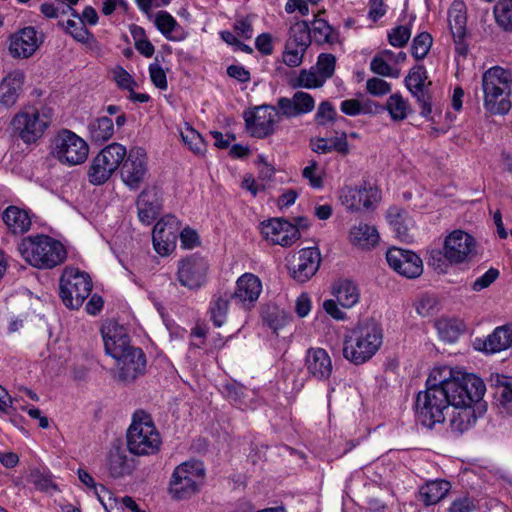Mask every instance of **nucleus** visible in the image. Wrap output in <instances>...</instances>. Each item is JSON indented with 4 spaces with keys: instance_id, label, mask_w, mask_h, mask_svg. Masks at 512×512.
Segmentation results:
<instances>
[{
    "instance_id": "obj_46",
    "label": "nucleus",
    "mask_w": 512,
    "mask_h": 512,
    "mask_svg": "<svg viewBox=\"0 0 512 512\" xmlns=\"http://www.w3.org/2000/svg\"><path fill=\"white\" fill-rule=\"evenodd\" d=\"M323 78L313 68L300 70L297 77L292 79L291 86L293 88L301 87L306 89H314L322 87L324 84Z\"/></svg>"
},
{
    "instance_id": "obj_32",
    "label": "nucleus",
    "mask_w": 512,
    "mask_h": 512,
    "mask_svg": "<svg viewBox=\"0 0 512 512\" xmlns=\"http://www.w3.org/2000/svg\"><path fill=\"white\" fill-rule=\"evenodd\" d=\"M348 239L353 246L369 250L378 244L379 234L375 227L359 223L351 227Z\"/></svg>"
},
{
    "instance_id": "obj_36",
    "label": "nucleus",
    "mask_w": 512,
    "mask_h": 512,
    "mask_svg": "<svg viewBox=\"0 0 512 512\" xmlns=\"http://www.w3.org/2000/svg\"><path fill=\"white\" fill-rule=\"evenodd\" d=\"M382 109L386 110L390 116V119L394 123H399L408 118L412 113V108L407 99H405L400 93L391 94Z\"/></svg>"
},
{
    "instance_id": "obj_55",
    "label": "nucleus",
    "mask_w": 512,
    "mask_h": 512,
    "mask_svg": "<svg viewBox=\"0 0 512 512\" xmlns=\"http://www.w3.org/2000/svg\"><path fill=\"white\" fill-rule=\"evenodd\" d=\"M113 80L121 89H126L129 92L134 90L137 85L133 77L122 67L116 66L111 70Z\"/></svg>"
},
{
    "instance_id": "obj_39",
    "label": "nucleus",
    "mask_w": 512,
    "mask_h": 512,
    "mask_svg": "<svg viewBox=\"0 0 512 512\" xmlns=\"http://www.w3.org/2000/svg\"><path fill=\"white\" fill-rule=\"evenodd\" d=\"M88 132L92 142L102 143L114 135V124L111 118L100 116L88 124Z\"/></svg>"
},
{
    "instance_id": "obj_47",
    "label": "nucleus",
    "mask_w": 512,
    "mask_h": 512,
    "mask_svg": "<svg viewBox=\"0 0 512 512\" xmlns=\"http://www.w3.org/2000/svg\"><path fill=\"white\" fill-rule=\"evenodd\" d=\"M311 43L310 28L306 22L296 23L291 27L286 44L307 49Z\"/></svg>"
},
{
    "instance_id": "obj_5",
    "label": "nucleus",
    "mask_w": 512,
    "mask_h": 512,
    "mask_svg": "<svg viewBox=\"0 0 512 512\" xmlns=\"http://www.w3.org/2000/svg\"><path fill=\"white\" fill-rule=\"evenodd\" d=\"M161 437L151 416L144 411L133 415L127 430V447L130 453L138 456L152 455L159 451Z\"/></svg>"
},
{
    "instance_id": "obj_34",
    "label": "nucleus",
    "mask_w": 512,
    "mask_h": 512,
    "mask_svg": "<svg viewBox=\"0 0 512 512\" xmlns=\"http://www.w3.org/2000/svg\"><path fill=\"white\" fill-rule=\"evenodd\" d=\"M332 294L337 302L346 309L354 307L360 299L358 286L349 279H341L333 284Z\"/></svg>"
},
{
    "instance_id": "obj_57",
    "label": "nucleus",
    "mask_w": 512,
    "mask_h": 512,
    "mask_svg": "<svg viewBox=\"0 0 512 512\" xmlns=\"http://www.w3.org/2000/svg\"><path fill=\"white\" fill-rule=\"evenodd\" d=\"M337 113L332 104L328 101L320 103L317 112L315 114V121L319 125H326L329 122L335 120Z\"/></svg>"
},
{
    "instance_id": "obj_28",
    "label": "nucleus",
    "mask_w": 512,
    "mask_h": 512,
    "mask_svg": "<svg viewBox=\"0 0 512 512\" xmlns=\"http://www.w3.org/2000/svg\"><path fill=\"white\" fill-rule=\"evenodd\" d=\"M24 73L20 70L10 72L0 83V104L13 106L22 91L24 84Z\"/></svg>"
},
{
    "instance_id": "obj_42",
    "label": "nucleus",
    "mask_w": 512,
    "mask_h": 512,
    "mask_svg": "<svg viewBox=\"0 0 512 512\" xmlns=\"http://www.w3.org/2000/svg\"><path fill=\"white\" fill-rule=\"evenodd\" d=\"M435 327L440 338L448 343L455 342L464 330V324L461 320L451 318L437 320Z\"/></svg>"
},
{
    "instance_id": "obj_24",
    "label": "nucleus",
    "mask_w": 512,
    "mask_h": 512,
    "mask_svg": "<svg viewBox=\"0 0 512 512\" xmlns=\"http://www.w3.org/2000/svg\"><path fill=\"white\" fill-rule=\"evenodd\" d=\"M162 207L161 193L156 187L145 188L137 200L139 220L150 225L159 214Z\"/></svg>"
},
{
    "instance_id": "obj_4",
    "label": "nucleus",
    "mask_w": 512,
    "mask_h": 512,
    "mask_svg": "<svg viewBox=\"0 0 512 512\" xmlns=\"http://www.w3.org/2000/svg\"><path fill=\"white\" fill-rule=\"evenodd\" d=\"M17 249L28 264L38 269H52L67 257L64 245L44 234L23 238Z\"/></svg>"
},
{
    "instance_id": "obj_9",
    "label": "nucleus",
    "mask_w": 512,
    "mask_h": 512,
    "mask_svg": "<svg viewBox=\"0 0 512 512\" xmlns=\"http://www.w3.org/2000/svg\"><path fill=\"white\" fill-rule=\"evenodd\" d=\"M92 291L90 276L74 267L64 269L60 278V296L64 305L78 309Z\"/></svg>"
},
{
    "instance_id": "obj_40",
    "label": "nucleus",
    "mask_w": 512,
    "mask_h": 512,
    "mask_svg": "<svg viewBox=\"0 0 512 512\" xmlns=\"http://www.w3.org/2000/svg\"><path fill=\"white\" fill-rule=\"evenodd\" d=\"M230 305H234L230 293L214 295L209 310L210 318L216 327H221L226 322Z\"/></svg>"
},
{
    "instance_id": "obj_6",
    "label": "nucleus",
    "mask_w": 512,
    "mask_h": 512,
    "mask_svg": "<svg viewBox=\"0 0 512 512\" xmlns=\"http://www.w3.org/2000/svg\"><path fill=\"white\" fill-rule=\"evenodd\" d=\"M50 154L61 164L72 167L86 161L89 146L82 137L73 131L62 129L52 140Z\"/></svg>"
},
{
    "instance_id": "obj_29",
    "label": "nucleus",
    "mask_w": 512,
    "mask_h": 512,
    "mask_svg": "<svg viewBox=\"0 0 512 512\" xmlns=\"http://www.w3.org/2000/svg\"><path fill=\"white\" fill-rule=\"evenodd\" d=\"M109 475L120 479L129 476L135 469V461L125 450L115 448L110 450L107 460Z\"/></svg>"
},
{
    "instance_id": "obj_33",
    "label": "nucleus",
    "mask_w": 512,
    "mask_h": 512,
    "mask_svg": "<svg viewBox=\"0 0 512 512\" xmlns=\"http://www.w3.org/2000/svg\"><path fill=\"white\" fill-rule=\"evenodd\" d=\"M2 218L7 229L15 235L26 233L32 224L29 213L17 206H8Z\"/></svg>"
},
{
    "instance_id": "obj_15",
    "label": "nucleus",
    "mask_w": 512,
    "mask_h": 512,
    "mask_svg": "<svg viewBox=\"0 0 512 512\" xmlns=\"http://www.w3.org/2000/svg\"><path fill=\"white\" fill-rule=\"evenodd\" d=\"M386 260L395 272L406 278L414 279L423 273L422 260L413 251L393 247L387 251Z\"/></svg>"
},
{
    "instance_id": "obj_56",
    "label": "nucleus",
    "mask_w": 512,
    "mask_h": 512,
    "mask_svg": "<svg viewBox=\"0 0 512 512\" xmlns=\"http://www.w3.org/2000/svg\"><path fill=\"white\" fill-rule=\"evenodd\" d=\"M307 49L286 44L283 53V62L289 67H298L303 62V57Z\"/></svg>"
},
{
    "instance_id": "obj_62",
    "label": "nucleus",
    "mask_w": 512,
    "mask_h": 512,
    "mask_svg": "<svg viewBox=\"0 0 512 512\" xmlns=\"http://www.w3.org/2000/svg\"><path fill=\"white\" fill-rule=\"evenodd\" d=\"M29 482L41 491H49L56 488L49 476L42 474L39 470H32L30 472Z\"/></svg>"
},
{
    "instance_id": "obj_18",
    "label": "nucleus",
    "mask_w": 512,
    "mask_h": 512,
    "mask_svg": "<svg viewBox=\"0 0 512 512\" xmlns=\"http://www.w3.org/2000/svg\"><path fill=\"white\" fill-rule=\"evenodd\" d=\"M207 261L199 256H191L179 262L177 277L180 284L189 289L201 287L206 280Z\"/></svg>"
},
{
    "instance_id": "obj_21",
    "label": "nucleus",
    "mask_w": 512,
    "mask_h": 512,
    "mask_svg": "<svg viewBox=\"0 0 512 512\" xmlns=\"http://www.w3.org/2000/svg\"><path fill=\"white\" fill-rule=\"evenodd\" d=\"M119 379L131 382L144 372L146 360L141 349L133 347L115 358Z\"/></svg>"
},
{
    "instance_id": "obj_25",
    "label": "nucleus",
    "mask_w": 512,
    "mask_h": 512,
    "mask_svg": "<svg viewBox=\"0 0 512 512\" xmlns=\"http://www.w3.org/2000/svg\"><path fill=\"white\" fill-rule=\"evenodd\" d=\"M277 106L284 117L292 118L313 111L315 108V100L309 93L298 91L294 93L291 98H279Z\"/></svg>"
},
{
    "instance_id": "obj_61",
    "label": "nucleus",
    "mask_w": 512,
    "mask_h": 512,
    "mask_svg": "<svg viewBox=\"0 0 512 512\" xmlns=\"http://www.w3.org/2000/svg\"><path fill=\"white\" fill-rule=\"evenodd\" d=\"M366 89L374 96H383L391 91V85L381 78L373 77L367 80Z\"/></svg>"
},
{
    "instance_id": "obj_3",
    "label": "nucleus",
    "mask_w": 512,
    "mask_h": 512,
    "mask_svg": "<svg viewBox=\"0 0 512 512\" xmlns=\"http://www.w3.org/2000/svg\"><path fill=\"white\" fill-rule=\"evenodd\" d=\"M382 329L374 320L360 322L344 337L343 356L355 365L370 360L382 344Z\"/></svg>"
},
{
    "instance_id": "obj_22",
    "label": "nucleus",
    "mask_w": 512,
    "mask_h": 512,
    "mask_svg": "<svg viewBox=\"0 0 512 512\" xmlns=\"http://www.w3.org/2000/svg\"><path fill=\"white\" fill-rule=\"evenodd\" d=\"M102 337L106 353L114 359L133 348L126 329L116 322L109 321L103 325Z\"/></svg>"
},
{
    "instance_id": "obj_37",
    "label": "nucleus",
    "mask_w": 512,
    "mask_h": 512,
    "mask_svg": "<svg viewBox=\"0 0 512 512\" xmlns=\"http://www.w3.org/2000/svg\"><path fill=\"white\" fill-rule=\"evenodd\" d=\"M495 386L500 413L512 416V377L497 375Z\"/></svg>"
},
{
    "instance_id": "obj_50",
    "label": "nucleus",
    "mask_w": 512,
    "mask_h": 512,
    "mask_svg": "<svg viewBox=\"0 0 512 512\" xmlns=\"http://www.w3.org/2000/svg\"><path fill=\"white\" fill-rule=\"evenodd\" d=\"M155 24L158 30L169 40H176L171 34L177 28L178 23L167 11H160L156 14Z\"/></svg>"
},
{
    "instance_id": "obj_54",
    "label": "nucleus",
    "mask_w": 512,
    "mask_h": 512,
    "mask_svg": "<svg viewBox=\"0 0 512 512\" xmlns=\"http://www.w3.org/2000/svg\"><path fill=\"white\" fill-rule=\"evenodd\" d=\"M302 176L308 180L311 187L319 189L323 186L322 170L316 161H311L302 171Z\"/></svg>"
},
{
    "instance_id": "obj_27",
    "label": "nucleus",
    "mask_w": 512,
    "mask_h": 512,
    "mask_svg": "<svg viewBox=\"0 0 512 512\" xmlns=\"http://www.w3.org/2000/svg\"><path fill=\"white\" fill-rule=\"evenodd\" d=\"M448 22L453 35L456 52L462 56L467 54V45L464 43L466 36V12L462 4H454L448 12Z\"/></svg>"
},
{
    "instance_id": "obj_14",
    "label": "nucleus",
    "mask_w": 512,
    "mask_h": 512,
    "mask_svg": "<svg viewBox=\"0 0 512 512\" xmlns=\"http://www.w3.org/2000/svg\"><path fill=\"white\" fill-rule=\"evenodd\" d=\"M261 234L272 245L291 246L300 238L299 229L282 218H273L261 223Z\"/></svg>"
},
{
    "instance_id": "obj_35",
    "label": "nucleus",
    "mask_w": 512,
    "mask_h": 512,
    "mask_svg": "<svg viewBox=\"0 0 512 512\" xmlns=\"http://www.w3.org/2000/svg\"><path fill=\"white\" fill-rule=\"evenodd\" d=\"M451 489L450 482L436 479L426 482L419 490V500L426 506L434 505L444 499Z\"/></svg>"
},
{
    "instance_id": "obj_63",
    "label": "nucleus",
    "mask_w": 512,
    "mask_h": 512,
    "mask_svg": "<svg viewBox=\"0 0 512 512\" xmlns=\"http://www.w3.org/2000/svg\"><path fill=\"white\" fill-rule=\"evenodd\" d=\"M149 74H150L152 83L157 88H159L161 90L167 89L168 84H167L166 73L159 64H157V63L150 64Z\"/></svg>"
},
{
    "instance_id": "obj_43",
    "label": "nucleus",
    "mask_w": 512,
    "mask_h": 512,
    "mask_svg": "<svg viewBox=\"0 0 512 512\" xmlns=\"http://www.w3.org/2000/svg\"><path fill=\"white\" fill-rule=\"evenodd\" d=\"M310 36L319 44H334L338 41V32L324 19H315L310 28Z\"/></svg>"
},
{
    "instance_id": "obj_13",
    "label": "nucleus",
    "mask_w": 512,
    "mask_h": 512,
    "mask_svg": "<svg viewBox=\"0 0 512 512\" xmlns=\"http://www.w3.org/2000/svg\"><path fill=\"white\" fill-rule=\"evenodd\" d=\"M475 253L474 238L462 230H454L444 241L443 254L452 264L468 261Z\"/></svg>"
},
{
    "instance_id": "obj_23",
    "label": "nucleus",
    "mask_w": 512,
    "mask_h": 512,
    "mask_svg": "<svg viewBox=\"0 0 512 512\" xmlns=\"http://www.w3.org/2000/svg\"><path fill=\"white\" fill-rule=\"evenodd\" d=\"M380 199V191L372 185L349 188L342 196V202L347 209L359 211L369 209Z\"/></svg>"
},
{
    "instance_id": "obj_30",
    "label": "nucleus",
    "mask_w": 512,
    "mask_h": 512,
    "mask_svg": "<svg viewBox=\"0 0 512 512\" xmlns=\"http://www.w3.org/2000/svg\"><path fill=\"white\" fill-rule=\"evenodd\" d=\"M512 345V326L503 325L494 329L485 340L482 341L481 345H478V349L485 353L493 354L503 351Z\"/></svg>"
},
{
    "instance_id": "obj_44",
    "label": "nucleus",
    "mask_w": 512,
    "mask_h": 512,
    "mask_svg": "<svg viewBox=\"0 0 512 512\" xmlns=\"http://www.w3.org/2000/svg\"><path fill=\"white\" fill-rule=\"evenodd\" d=\"M495 21L504 31L512 32V0H499L494 5Z\"/></svg>"
},
{
    "instance_id": "obj_51",
    "label": "nucleus",
    "mask_w": 512,
    "mask_h": 512,
    "mask_svg": "<svg viewBox=\"0 0 512 512\" xmlns=\"http://www.w3.org/2000/svg\"><path fill=\"white\" fill-rule=\"evenodd\" d=\"M432 45V37L429 33L418 34L412 42L411 53L416 60L426 57Z\"/></svg>"
},
{
    "instance_id": "obj_60",
    "label": "nucleus",
    "mask_w": 512,
    "mask_h": 512,
    "mask_svg": "<svg viewBox=\"0 0 512 512\" xmlns=\"http://www.w3.org/2000/svg\"><path fill=\"white\" fill-rule=\"evenodd\" d=\"M417 102L420 105V114L422 117L426 118L428 121L436 122L435 116L436 112H434L433 104L431 96L426 92L420 95L415 96Z\"/></svg>"
},
{
    "instance_id": "obj_8",
    "label": "nucleus",
    "mask_w": 512,
    "mask_h": 512,
    "mask_svg": "<svg viewBox=\"0 0 512 512\" xmlns=\"http://www.w3.org/2000/svg\"><path fill=\"white\" fill-rule=\"evenodd\" d=\"M51 122L50 110L47 108L28 107L19 111L12 119L11 125L24 143H35L40 139Z\"/></svg>"
},
{
    "instance_id": "obj_45",
    "label": "nucleus",
    "mask_w": 512,
    "mask_h": 512,
    "mask_svg": "<svg viewBox=\"0 0 512 512\" xmlns=\"http://www.w3.org/2000/svg\"><path fill=\"white\" fill-rule=\"evenodd\" d=\"M182 141L188 148L195 154H203L206 149V144L199 132H197L191 125L185 123L180 130Z\"/></svg>"
},
{
    "instance_id": "obj_31",
    "label": "nucleus",
    "mask_w": 512,
    "mask_h": 512,
    "mask_svg": "<svg viewBox=\"0 0 512 512\" xmlns=\"http://www.w3.org/2000/svg\"><path fill=\"white\" fill-rule=\"evenodd\" d=\"M511 73L495 66L487 70L482 77L483 91L510 93Z\"/></svg>"
},
{
    "instance_id": "obj_17",
    "label": "nucleus",
    "mask_w": 512,
    "mask_h": 512,
    "mask_svg": "<svg viewBox=\"0 0 512 512\" xmlns=\"http://www.w3.org/2000/svg\"><path fill=\"white\" fill-rule=\"evenodd\" d=\"M180 224L173 215H166L154 226L152 239L156 252L162 256L168 255L175 247Z\"/></svg>"
},
{
    "instance_id": "obj_16",
    "label": "nucleus",
    "mask_w": 512,
    "mask_h": 512,
    "mask_svg": "<svg viewBox=\"0 0 512 512\" xmlns=\"http://www.w3.org/2000/svg\"><path fill=\"white\" fill-rule=\"evenodd\" d=\"M261 291L262 284L256 275L245 273L240 276L236 282L235 291L230 293L235 309L247 312L259 298Z\"/></svg>"
},
{
    "instance_id": "obj_20",
    "label": "nucleus",
    "mask_w": 512,
    "mask_h": 512,
    "mask_svg": "<svg viewBox=\"0 0 512 512\" xmlns=\"http://www.w3.org/2000/svg\"><path fill=\"white\" fill-rule=\"evenodd\" d=\"M43 42L35 28L25 27L11 36L9 51L15 58L31 57Z\"/></svg>"
},
{
    "instance_id": "obj_49",
    "label": "nucleus",
    "mask_w": 512,
    "mask_h": 512,
    "mask_svg": "<svg viewBox=\"0 0 512 512\" xmlns=\"http://www.w3.org/2000/svg\"><path fill=\"white\" fill-rule=\"evenodd\" d=\"M389 63L388 59L384 57V54L380 52L371 60L370 69L373 73L380 76L398 78L400 71L393 68Z\"/></svg>"
},
{
    "instance_id": "obj_7",
    "label": "nucleus",
    "mask_w": 512,
    "mask_h": 512,
    "mask_svg": "<svg viewBox=\"0 0 512 512\" xmlns=\"http://www.w3.org/2000/svg\"><path fill=\"white\" fill-rule=\"evenodd\" d=\"M205 477V469L199 461L179 464L173 471L169 483V493L175 500H185L199 491Z\"/></svg>"
},
{
    "instance_id": "obj_52",
    "label": "nucleus",
    "mask_w": 512,
    "mask_h": 512,
    "mask_svg": "<svg viewBox=\"0 0 512 512\" xmlns=\"http://www.w3.org/2000/svg\"><path fill=\"white\" fill-rule=\"evenodd\" d=\"M335 65L336 58L334 55L329 53H322L319 55L316 67L317 72L321 78H323L324 82L334 74Z\"/></svg>"
},
{
    "instance_id": "obj_48",
    "label": "nucleus",
    "mask_w": 512,
    "mask_h": 512,
    "mask_svg": "<svg viewBox=\"0 0 512 512\" xmlns=\"http://www.w3.org/2000/svg\"><path fill=\"white\" fill-rule=\"evenodd\" d=\"M426 79V71L422 66H417L410 70L408 76L405 79V83L408 90L413 94L414 97L426 93L424 90Z\"/></svg>"
},
{
    "instance_id": "obj_58",
    "label": "nucleus",
    "mask_w": 512,
    "mask_h": 512,
    "mask_svg": "<svg viewBox=\"0 0 512 512\" xmlns=\"http://www.w3.org/2000/svg\"><path fill=\"white\" fill-rule=\"evenodd\" d=\"M66 30L75 40L79 42H86L88 40L89 32L83 20H68L66 22Z\"/></svg>"
},
{
    "instance_id": "obj_1",
    "label": "nucleus",
    "mask_w": 512,
    "mask_h": 512,
    "mask_svg": "<svg viewBox=\"0 0 512 512\" xmlns=\"http://www.w3.org/2000/svg\"><path fill=\"white\" fill-rule=\"evenodd\" d=\"M463 372L448 366L434 368L426 381V389L418 393L415 412L418 421L432 428L443 423L445 412L452 403V396L460 389Z\"/></svg>"
},
{
    "instance_id": "obj_41",
    "label": "nucleus",
    "mask_w": 512,
    "mask_h": 512,
    "mask_svg": "<svg viewBox=\"0 0 512 512\" xmlns=\"http://www.w3.org/2000/svg\"><path fill=\"white\" fill-rule=\"evenodd\" d=\"M484 107L487 112L494 115H503L509 112L511 102L509 100L510 93L483 91Z\"/></svg>"
},
{
    "instance_id": "obj_19",
    "label": "nucleus",
    "mask_w": 512,
    "mask_h": 512,
    "mask_svg": "<svg viewBox=\"0 0 512 512\" xmlns=\"http://www.w3.org/2000/svg\"><path fill=\"white\" fill-rule=\"evenodd\" d=\"M320 261V252L317 248H304L294 256L289 270L295 280L305 282L316 273Z\"/></svg>"
},
{
    "instance_id": "obj_2",
    "label": "nucleus",
    "mask_w": 512,
    "mask_h": 512,
    "mask_svg": "<svg viewBox=\"0 0 512 512\" xmlns=\"http://www.w3.org/2000/svg\"><path fill=\"white\" fill-rule=\"evenodd\" d=\"M459 388L452 396L450 427L453 431L463 433L476 423V411L482 412L484 409L481 400L486 387L482 379L476 375L464 373Z\"/></svg>"
},
{
    "instance_id": "obj_12",
    "label": "nucleus",
    "mask_w": 512,
    "mask_h": 512,
    "mask_svg": "<svg viewBox=\"0 0 512 512\" xmlns=\"http://www.w3.org/2000/svg\"><path fill=\"white\" fill-rule=\"evenodd\" d=\"M282 117L279 110L270 105L256 107L252 111L245 112L244 118L248 132L257 138H265L274 133L275 126Z\"/></svg>"
},
{
    "instance_id": "obj_53",
    "label": "nucleus",
    "mask_w": 512,
    "mask_h": 512,
    "mask_svg": "<svg viewBox=\"0 0 512 512\" xmlns=\"http://www.w3.org/2000/svg\"><path fill=\"white\" fill-rule=\"evenodd\" d=\"M411 37V29L409 26L400 25L391 29L388 33L389 43L397 48L404 47Z\"/></svg>"
},
{
    "instance_id": "obj_11",
    "label": "nucleus",
    "mask_w": 512,
    "mask_h": 512,
    "mask_svg": "<svg viewBox=\"0 0 512 512\" xmlns=\"http://www.w3.org/2000/svg\"><path fill=\"white\" fill-rule=\"evenodd\" d=\"M121 179L130 189H138L149 174L148 157L142 147H133L127 152L120 169Z\"/></svg>"
},
{
    "instance_id": "obj_64",
    "label": "nucleus",
    "mask_w": 512,
    "mask_h": 512,
    "mask_svg": "<svg viewBox=\"0 0 512 512\" xmlns=\"http://www.w3.org/2000/svg\"><path fill=\"white\" fill-rule=\"evenodd\" d=\"M475 509V501L470 497L463 496L453 500L447 512H473Z\"/></svg>"
},
{
    "instance_id": "obj_10",
    "label": "nucleus",
    "mask_w": 512,
    "mask_h": 512,
    "mask_svg": "<svg viewBox=\"0 0 512 512\" xmlns=\"http://www.w3.org/2000/svg\"><path fill=\"white\" fill-rule=\"evenodd\" d=\"M127 155L125 146L111 143L104 147L92 160L88 170L90 183L100 185L105 183L118 169Z\"/></svg>"
},
{
    "instance_id": "obj_26",
    "label": "nucleus",
    "mask_w": 512,
    "mask_h": 512,
    "mask_svg": "<svg viewBox=\"0 0 512 512\" xmlns=\"http://www.w3.org/2000/svg\"><path fill=\"white\" fill-rule=\"evenodd\" d=\"M305 365L308 374L317 380H327L333 371L331 357L323 348L308 349Z\"/></svg>"
},
{
    "instance_id": "obj_38",
    "label": "nucleus",
    "mask_w": 512,
    "mask_h": 512,
    "mask_svg": "<svg viewBox=\"0 0 512 512\" xmlns=\"http://www.w3.org/2000/svg\"><path fill=\"white\" fill-rule=\"evenodd\" d=\"M387 220L400 240L408 241L411 239L410 226L412 220L405 211L397 207H391L387 211Z\"/></svg>"
},
{
    "instance_id": "obj_59",
    "label": "nucleus",
    "mask_w": 512,
    "mask_h": 512,
    "mask_svg": "<svg viewBox=\"0 0 512 512\" xmlns=\"http://www.w3.org/2000/svg\"><path fill=\"white\" fill-rule=\"evenodd\" d=\"M437 304L438 302L436 297L424 295L418 300L416 304V311L423 317L430 316L436 312Z\"/></svg>"
}]
</instances>
